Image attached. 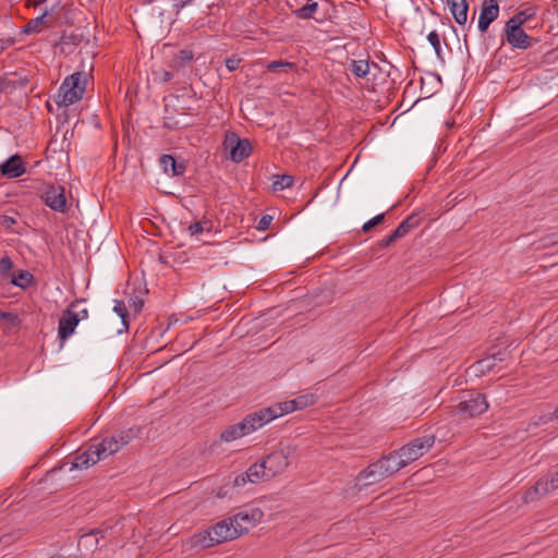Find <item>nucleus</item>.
<instances>
[{
  "label": "nucleus",
  "mask_w": 558,
  "mask_h": 558,
  "mask_svg": "<svg viewBox=\"0 0 558 558\" xmlns=\"http://www.w3.org/2000/svg\"><path fill=\"white\" fill-rule=\"evenodd\" d=\"M264 519L259 507L246 506L215 525L195 534L192 543L195 546L210 547L215 544L233 541L258 525Z\"/></svg>",
  "instance_id": "nucleus-1"
},
{
  "label": "nucleus",
  "mask_w": 558,
  "mask_h": 558,
  "mask_svg": "<svg viewBox=\"0 0 558 558\" xmlns=\"http://www.w3.org/2000/svg\"><path fill=\"white\" fill-rule=\"evenodd\" d=\"M433 436L417 438L411 441L410 444L403 446L399 450L393 451L392 453L387 456V458L390 461L391 465L396 464L393 469L396 472H398L399 470L407 466L411 462L416 461L418 458H421L433 447Z\"/></svg>",
  "instance_id": "nucleus-2"
},
{
  "label": "nucleus",
  "mask_w": 558,
  "mask_h": 558,
  "mask_svg": "<svg viewBox=\"0 0 558 558\" xmlns=\"http://www.w3.org/2000/svg\"><path fill=\"white\" fill-rule=\"evenodd\" d=\"M87 82L88 74L84 72H75L68 76L59 88L58 104L68 107L82 99Z\"/></svg>",
  "instance_id": "nucleus-3"
},
{
  "label": "nucleus",
  "mask_w": 558,
  "mask_h": 558,
  "mask_svg": "<svg viewBox=\"0 0 558 558\" xmlns=\"http://www.w3.org/2000/svg\"><path fill=\"white\" fill-rule=\"evenodd\" d=\"M265 426L258 411L247 414L242 421L227 426L220 434V439L232 442L241 439Z\"/></svg>",
  "instance_id": "nucleus-4"
},
{
  "label": "nucleus",
  "mask_w": 558,
  "mask_h": 558,
  "mask_svg": "<svg viewBox=\"0 0 558 558\" xmlns=\"http://www.w3.org/2000/svg\"><path fill=\"white\" fill-rule=\"evenodd\" d=\"M395 465H391L387 457L372 463L368 468L360 473L356 478L355 486L359 490H362L368 486L375 485L385 478L397 473Z\"/></svg>",
  "instance_id": "nucleus-5"
},
{
  "label": "nucleus",
  "mask_w": 558,
  "mask_h": 558,
  "mask_svg": "<svg viewBox=\"0 0 558 558\" xmlns=\"http://www.w3.org/2000/svg\"><path fill=\"white\" fill-rule=\"evenodd\" d=\"M295 454V448L292 446H283L278 450L269 453L263 463L267 470V475L271 477L283 473L292 463Z\"/></svg>",
  "instance_id": "nucleus-6"
},
{
  "label": "nucleus",
  "mask_w": 558,
  "mask_h": 558,
  "mask_svg": "<svg viewBox=\"0 0 558 558\" xmlns=\"http://www.w3.org/2000/svg\"><path fill=\"white\" fill-rule=\"evenodd\" d=\"M77 303H72L61 315L58 326V335L61 341V345H63L64 341L73 335L76 326L81 320H84L88 317V312L86 308H82L76 311Z\"/></svg>",
  "instance_id": "nucleus-7"
},
{
  "label": "nucleus",
  "mask_w": 558,
  "mask_h": 558,
  "mask_svg": "<svg viewBox=\"0 0 558 558\" xmlns=\"http://www.w3.org/2000/svg\"><path fill=\"white\" fill-rule=\"evenodd\" d=\"M223 147L225 150L228 153L229 158L234 162L242 161L252 153L251 142L246 138H240L234 133L226 134Z\"/></svg>",
  "instance_id": "nucleus-8"
},
{
  "label": "nucleus",
  "mask_w": 558,
  "mask_h": 558,
  "mask_svg": "<svg viewBox=\"0 0 558 558\" xmlns=\"http://www.w3.org/2000/svg\"><path fill=\"white\" fill-rule=\"evenodd\" d=\"M488 409V402L482 395H471L469 399L460 401L456 408V413L466 417H476L485 413Z\"/></svg>",
  "instance_id": "nucleus-9"
},
{
  "label": "nucleus",
  "mask_w": 558,
  "mask_h": 558,
  "mask_svg": "<svg viewBox=\"0 0 558 558\" xmlns=\"http://www.w3.org/2000/svg\"><path fill=\"white\" fill-rule=\"evenodd\" d=\"M296 409L294 407L293 400H287L282 402L275 403L270 407L263 408L258 410V413L264 422V424H268L276 420L277 417L287 415L289 413L295 412Z\"/></svg>",
  "instance_id": "nucleus-10"
},
{
  "label": "nucleus",
  "mask_w": 558,
  "mask_h": 558,
  "mask_svg": "<svg viewBox=\"0 0 558 558\" xmlns=\"http://www.w3.org/2000/svg\"><path fill=\"white\" fill-rule=\"evenodd\" d=\"M132 430L122 432L118 435L102 439L99 444L100 450L105 458L118 452L122 447L128 445L133 438Z\"/></svg>",
  "instance_id": "nucleus-11"
},
{
  "label": "nucleus",
  "mask_w": 558,
  "mask_h": 558,
  "mask_svg": "<svg viewBox=\"0 0 558 558\" xmlns=\"http://www.w3.org/2000/svg\"><path fill=\"white\" fill-rule=\"evenodd\" d=\"M558 488V470L548 477L538 481L524 495L525 501H533L538 495H546Z\"/></svg>",
  "instance_id": "nucleus-12"
},
{
  "label": "nucleus",
  "mask_w": 558,
  "mask_h": 558,
  "mask_svg": "<svg viewBox=\"0 0 558 558\" xmlns=\"http://www.w3.org/2000/svg\"><path fill=\"white\" fill-rule=\"evenodd\" d=\"M99 444H94L88 447L84 452L77 454L73 462L74 469H87L99 460L105 459L104 453L100 450Z\"/></svg>",
  "instance_id": "nucleus-13"
},
{
  "label": "nucleus",
  "mask_w": 558,
  "mask_h": 558,
  "mask_svg": "<svg viewBox=\"0 0 558 558\" xmlns=\"http://www.w3.org/2000/svg\"><path fill=\"white\" fill-rule=\"evenodd\" d=\"M99 444H94L88 447L84 452L77 454L73 462L74 469H87L99 460L105 459L104 453L100 450Z\"/></svg>",
  "instance_id": "nucleus-14"
},
{
  "label": "nucleus",
  "mask_w": 558,
  "mask_h": 558,
  "mask_svg": "<svg viewBox=\"0 0 558 558\" xmlns=\"http://www.w3.org/2000/svg\"><path fill=\"white\" fill-rule=\"evenodd\" d=\"M269 478L270 476L267 475V470L262 461L259 463L252 464L245 473L236 476L234 483L238 486H243L248 482L258 483Z\"/></svg>",
  "instance_id": "nucleus-15"
},
{
  "label": "nucleus",
  "mask_w": 558,
  "mask_h": 558,
  "mask_svg": "<svg viewBox=\"0 0 558 558\" xmlns=\"http://www.w3.org/2000/svg\"><path fill=\"white\" fill-rule=\"evenodd\" d=\"M499 14V5L496 0H484L478 17V28L486 32L489 24L494 22Z\"/></svg>",
  "instance_id": "nucleus-16"
},
{
  "label": "nucleus",
  "mask_w": 558,
  "mask_h": 558,
  "mask_svg": "<svg viewBox=\"0 0 558 558\" xmlns=\"http://www.w3.org/2000/svg\"><path fill=\"white\" fill-rule=\"evenodd\" d=\"M44 199L46 205L53 210L63 211L65 209L66 199L61 186H48L45 190Z\"/></svg>",
  "instance_id": "nucleus-17"
},
{
  "label": "nucleus",
  "mask_w": 558,
  "mask_h": 558,
  "mask_svg": "<svg viewBox=\"0 0 558 558\" xmlns=\"http://www.w3.org/2000/svg\"><path fill=\"white\" fill-rule=\"evenodd\" d=\"M507 41L514 48L527 49L532 46V39L522 28H506Z\"/></svg>",
  "instance_id": "nucleus-18"
},
{
  "label": "nucleus",
  "mask_w": 558,
  "mask_h": 558,
  "mask_svg": "<svg viewBox=\"0 0 558 558\" xmlns=\"http://www.w3.org/2000/svg\"><path fill=\"white\" fill-rule=\"evenodd\" d=\"M447 3L454 21L460 25H464L468 21L469 9L466 0H447Z\"/></svg>",
  "instance_id": "nucleus-19"
},
{
  "label": "nucleus",
  "mask_w": 558,
  "mask_h": 558,
  "mask_svg": "<svg viewBox=\"0 0 558 558\" xmlns=\"http://www.w3.org/2000/svg\"><path fill=\"white\" fill-rule=\"evenodd\" d=\"M2 174L9 178H16L25 172V168L20 156H13L1 165Z\"/></svg>",
  "instance_id": "nucleus-20"
},
{
  "label": "nucleus",
  "mask_w": 558,
  "mask_h": 558,
  "mask_svg": "<svg viewBox=\"0 0 558 558\" xmlns=\"http://www.w3.org/2000/svg\"><path fill=\"white\" fill-rule=\"evenodd\" d=\"M160 166L166 174L180 175L185 171L183 162H177L175 159L170 155H163L160 157Z\"/></svg>",
  "instance_id": "nucleus-21"
},
{
  "label": "nucleus",
  "mask_w": 558,
  "mask_h": 558,
  "mask_svg": "<svg viewBox=\"0 0 558 558\" xmlns=\"http://www.w3.org/2000/svg\"><path fill=\"white\" fill-rule=\"evenodd\" d=\"M10 280L14 286L21 289H27L33 284L34 277L29 271L21 270L16 275L12 274Z\"/></svg>",
  "instance_id": "nucleus-22"
},
{
  "label": "nucleus",
  "mask_w": 558,
  "mask_h": 558,
  "mask_svg": "<svg viewBox=\"0 0 558 558\" xmlns=\"http://www.w3.org/2000/svg\"><path fill=\"white\" fill-rule=\"evenodd\" d=\"M317 396L313 392H306L298 396L296 398L292 399L294 402V407L296 411L306 409L308 407L314 405L317 402Z\"/></svg>",
  "instance_id": "nucleus-23"
},
{
  "label": "nucleus",
  "mask_w": 558,
  "mask_h": 558,
  "mask_svg": "<svg viewBox=\"0 0 558 558\" xmlns=\"http://www.w3.org/2000/svg\"><path fill=\"white\" fill-rule=\"evenodd\" d=\"M99 534L100 533L98 531H92L90 533L84 534L81 537L78 545L85 548L86 550H94L99 543Z\"/></svg>",
  "instance_id": "nucleus-24"
},
{
  "label": "nucleus",
  "mask_w": 558,
  "mask_h": 558,
  "mask_svg": "<svg viewBox=\"0 0 558 558\" xmlns=\"http://www.w3.org/2000/svg\"><path fill=\"white\" fill-rule=\"evenodd\" d=\"M495 361H496L495 356H487L481 361H477L475 364H473L471 369L475 375H483L494 367Z\"/></svg>",
  "instance_id": "nucleus-25"
},
{
  "label": "nucleus",
  "mask_w": 558,
  "mask_h": 558,
  "mask_svg": "<svg viewBox=\"0 0 558 558\" xmlns=\"http://www.w3.org/2000/svg\"><path fill=\"white\" fill-rule=\"evenodd\" d=\"M532 13L521 11L513 15L506 24V28H522V25L532 17Z\"/></svg>",
  "instance_id": "nucleus-26"
},
{
  "label": "nucleus",
  "mask_w": 558,
  "mask_h": 558,
  "mask_svg": "<svg viewBox=\"0 0 558 558\" xmlns=\"http://www.w3.org/2000/svg\"><path fill=\"white\" fill-rule=\"evenodd\" d=\"M211 227V222L208 220L196 221L189 227L187 231L191 236H198L203 232H209Z\"/></svg>",
  "instance_id": "nucleus-27"
},
{
  "label": "nucleus",
  "mask_w": 558,
  "mask_h": 558,
  "mask_svg": "<svg viewBox=\"0 0 558 558\" xmlns=\"http://www.w3.org/2000/svg\"><path fill=\"white\" fill-rule=\"evenodd\" d=\"M351 71L357 77H364L369 72V64L367 60H354L351 63Z\"/></svg>",
  "instance_id": "nucleus-28"
},
{
  "label": "nucleus",
  "mask_w": 558,
  "mask_h": 558,
  "mask_svg": "<svg viewBox=\"0 0 558 558\" xmlns=\"http://www.w3.org/2000/svg\"><path fill=\"white\" fill-rule=\"evenodd\" d=\"M317 2L310 0L305 5L295 11V14L301 19H310L317 10Z\"/></svg>",
  "instance_id": "nucleus-29"
},
{
  "label": "nucleus",
  "mask_w": 558,
  "mask_h": 558,
  "mask_svg": "<svg viewBox=\"0 0 558 558\" xmlns=\"http://www.w3.org/2000/svg\"><path fill=\"white\" fill-rule=\"evenodd\" d=\"M293 183V178L288 174H283L280 177H276V179L272 182V190L275 192L282 191L286 187L291 186Z\"/></svg>",
  "instance_id": "nucleus-30"
},
{
  "label": "nucleus",
  "mask_w": 558,
  "mask_h": 558,
  "mask_svg": "<svg viewBox=\"0 0 558 558\" xmlns=\"http://www.w3.org/2000/svg\"><path fill=\"white\" fill-rule=\"evenodd\" d=\"M412 228V225L410 223V220L403 221L389 236L388 243L393 242L395 240L404 236L409 230Z\"/></svg>",
  "instance_id": "nucleus-31"
},
{
  "label": "nucleus",
  "mask_w": 558,
  "mask_h": 558,
  "mask_svg": "<svg viewBox=\"0 0 558 558\" xmlns=\"http://www.w3.org/2000/svg\"><path fill=\"white\" fill-rule=\"evenodd\" d=\"M12 268L13 264L9 257L4 256L0 259V274L3 277L11 278L12 274H10V271L12 270Z\"/></svg>",
  "instance_id": "nucleus-32"
},
{
  "label": "nucleus",
  "mask_w": 558,
  "mask_h": 558,
  "mask_svg": "<svg viewBox=\"0 0 558 558\" xmlns=\"http://www.w3.org/2000/svg\"><path fill=\"white\" fill-rule=\"evenodd\" d=\"M45 17H46V15H43V16L32 20L26 27V32H39L40 27L45 23Z\"/></svg>",
  "instance_id": "nucleus-33"
},
{
  "label": "nucleus",
  "mask_w": 558,
  "mask_h": 558,
  "mask_svg": "<svg viewBox=\"0 0 558 558\" xmlns=\"http://www.w3.org/2000/svg\"><path fill=\"white\" fill-rule=\"evenodd\" d=\"M0 319L8 323L10 326H16L19 323L17 316L12 313L0 312Z\"/></svg>",
  "instance_id": "nucleus-34"
},
{
  "label": "nucleus",
  "mask_w": 558,
  "mask_h": 558,
  "mask_svg": "<svg viewBox=\"0 0 558 558\" xmlns=\"http://www.w3.org/2000/svg\"><path fill=\"white\" fill-rule=\"evenodd\" d=\"M271 221H272V217L270 215L263 216L257 223V229L260 231L268 229Z\"/></svg>",
  "instance_id": "nucleus-35"
},
{
  "label": "nucleus",
  "mask_w": 558,
  "mask_h": 558,
  "mask_svg": "<svg viewBox=\"0 0 558 558\" xmlns=\"http://www.w3.org/2000/svg\"><path fill=\"white\" fill-rule=\"evenodd\" d=\"M383 219H384V215H378V216L374 217L373 219H371V220H368L367 222L364 223L363 230L365 232L369 231L373 227L378 225Z\"/></svg>",
  "instance_id": "nucleus-36"
},
{
  "label": "nucleus",
  "mask_w": 558,
  "mask_h": 558,
  "mask_svg": "<svg viewBox=\"0 0 558 558\" xmlns=\"http://www.w3.org/2000/svg\"><path fill=\"white\" fill-rule=\"evenodd\" d=\"M427 39L430 43V45L435 48V50L438 51L440 48V41H439V37H438L437 33L430 32L427 36Z\"/></svg>",
  "instance_id": "nucleus-37"
},
{
  "label": "nucleus",
  "mask_w": 558,
  "mask_h": 558,
  "mask_svg": "<svg viewBox=\"0 0 558 558\" xmlns=\"http://www.w3.org/2000/svg\"><path fill=\"white\" fill-rule=\"evenodd\" d=\"M240 62L241 59L236 57H231L226 60V66L228 68L229 71H234L235 69H238Z\"/></svg>",
  "instance_id": "nucleus-38"
},
{
  "label": "nucleus",
  "mask_w": 558,
  "mask_h": 558,
  "mask_svg": "<svg viewBox=\"0 0 558 558\" xmlns=\"http://www.w3.org/2000/svg\"><path fill=\"white\" fill-rule=\"evenodd\" d=\"M293 64L292 63H289V62H282V61H274V62H270L267 68L269 70H276L278 68H292Z\"/></svg>",
  "instance_id": "nucleus-39"
},
{
  "label": "nucleus",
  "mask_w": 558,
  "mask_h": 558,
  "mask_svg": "<svg viewBox=\"0 0 558 558\" xmlns=\"http://www.w3.org/2000/svg\"><path fill=\"white\" fill-rule=\"evenodd\" d=\"M113 310L124 320L125 315H126V311H125L124 304L122 302L118 301L116 303Z\"/></svg>",
  "instance_id": "nucleus-40"
},
{
  "label": "nucleus",
  "mask_w": 558,
  "mask_h": 558,
  "mask_svg": "<svg viewBox=\"0 0 558 558\" xmlns=\"http://www.w3.org/2000/svg\"><path fill=\"white\" fill-rule=\"evenodd\" d=\"M160 78L165 82L169 81L171 78V74L167 71H162Z\"/></svg>",
  "instance_id": "nucleus-41"
},
{
  "label": "nucleus",
  "mask_w": 558,
  "mask_h": 558,
  "mask_svg": "<svg viewBox=\"0 0 558 558\" xmlns=\"http://www.w3.org/2000/svg\"><path fill=\"white\" fill-rule=\"evenodd\" d=\"M178 7H183L184 4L191 2L192 0H175Z\"/></svg>",
  "instance_id": "nucleus-42"
}]
</instances>
